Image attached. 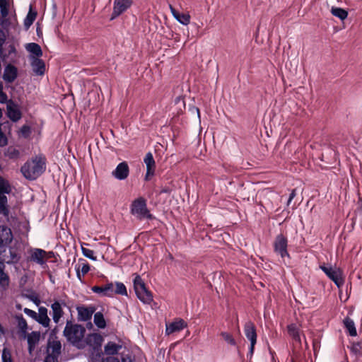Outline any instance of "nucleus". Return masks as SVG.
Returning a JSON list of instances; mask_svg holds the SVG:
<instances>
[{
	"instance_id": "nucleus-8",
	"label": "nucleus",
	"mask_w": 362,
	"mask_h": 362,
	"mask_svg": "<svg viewBox=\"0 0 362 362\" xmlns=\"http://www.w3.org/2000/svg\"><path fill=\"white\" fill-rule=\"evenodd\" d=\"M244 332L245 337L250 341V346L249 348V352L247 356H250L251 357L254 352L255 345L257 343V333L254 323L252 322L251 321L247 322L244 326Z\"/></svg>"
},
{
	"instance_id": "nucleus-21",
	"label": "nucleus",
	"mask_w": 362,
	"mask_h": 362,
	"mask_svg": "<svg viewBox=\"0 0 362 362\" xmlns=\"http://www.w3.org/2000/svg\"><path fill=\"white\" fill-rule=\"evenodd\" d=\"M25 338H27L28 341V351L30 353H32L40 341V334L37 332H32L27 336L25 335Z\"/></svg>"
},
{
	"instance_id": "nucleus-59",
	"label": "nucleus",
	"mask_w": 362,
	"mask_h": 362,
	"mask_svg": "<svg viewBox=\"0 0 362 362\" xmlns=\"http://www.w3.org/2000/svg\"><path fill=\"white\" fill-rule=\"evenodd\" d=\"M197 111L198 116H199V110L197 109Z\"/></svg>"
},
{
	"instance_id": "nucleus-14",
	"label": "nucleus",
	"mask_w": 362,
	"mask_h": 362,
	"mask_svg": "<svg viewBox=\"0 0 362 362\" xmlns=\"http://www.w3.org/2000/svg\"><path fill=\"white\" fill-rule=\"evenodd\" d=\"M13 240V234L10 228L6 226H0V248L9 245Z\"/></svg>"
},
{
	"instance_id": "nucleus-43",
	"label": "nucleus",
	"mask_w": 362,
	"mask_h": 362,
	"mask_svg": "<svg viewBox=\"0 0 362 362\" xmlns=\"http://www.w3.org/2000/svg\"><path fill=\"white\" fill-rule=\"evenodd\" d=\"M20 132H21L22 136H23L24 138H28L30 136V135L31 134V129L28 125H23L21 128Z\"/></svg>"
},
{
	"instance_id": "nucleus-20",
	"label": "nucleus",
	"mask_w": 362,
	"mask_h": 362,
	"mask_svg": "<svg viewBox=\"0 0 362 362\" xmlns=\"http://www.w3.org/2000/svg\"><path fill=\"white\" fill-rule=\"evenodd\" d=\"M35 320L44 327H49L50 319L47 315V309L45 307L39 308L38 314H37Z\"/></svg>"
},
{
	"instance_id": "nucleus-51",
	"label": "nucleus",
	"mask_w": 362,
	"mask_h": 362,
	"mask_svg": "<svg viewBox=\"0 0 362 362\" xmlns=\"http://www.w3.org/2000/svg\"><path fill=\"white\" fill-rule=\"evenodd\" d=\"M100 362H119L117 358L113 356H107L103 358Z\"/></svg>"
},
{
	"instance_id": "nucleus-37",
	"label": "nucleus",
	"mask_w": 362,
	"mask_h": 362,
	"mask_svg": "<svg viewBox=\"0 0 362 362\" xmlns=\"http://www.w3.org/2000/svg\"><path fill=\"white\" fill-rule=\"evenodd\" d=\"M116 288H114V294H119L122 296H127V291L125 285L119 281L115 282Z\"/></svg>"
},
{
	"instance_id": "nucleus-17",
	"label": "nucleus",
	"mask_w": 362,
	"mask_h": 362,
	"mask_svg": "<svg viewBox=\"0 0 362 362\" xmlns=\"http://www.w3.org/2000/svg\"><path fill=\"white\" fill-rule=\"evenodd\" d=\"M18 76V70L17 68L12 65L8 64L4 71L3 79L6 83H12L13 82Z\"/></svg>"
},
{
	"instance_id": "nucleus-58",
	"label": "nucleus",
	"mask_w": 362,
	"mask_h": 362,
	"mask_svg": "<svg viewBox=\"0 0 362 362\" xmlns=\"http://www.w3.org/2000/svg\"><path fill=\"white\" fill-rule=\"evenodd\" d=\"M169 259H173V257L171 254H169Z\"/></svg>"
},
{
	"instance_id": "nucleus-44",
	"label": "nucleus",
	"mask_w": 362,
	"mask_h": 362,
	"mask_svg": "<svg viewBox=\"0 0 362 362\" xmlns=\"http://www.w3.org/2000/svg\"><path fill=\"white\" fill-rule=\"evenodd\" d=\"M11 25L10 19L8 17L0 18V25L4 28L8 29Z\"/></svg>"
},
{
	"instance_id": "nucleus-22",
	"label": "nucleus",
	"mask_w": 362,
	"mask_h": 362,
	"mask_svg": "<svg viewBox=\"0 0 362 362\" xmlns=\"http://www.w3.org/2000/svg\"><path fill=\"white\" fill-rule=\"evenodd\" d=\"M9 214L7 197L5 194H0V214L8 221Z\"/></svg>"
},
{
	"instance_id": "nucleus-53",
	"label": "nucleus",
	"mask_w": 362,
	"mask_h": 362,
	"mask_svg": "<svg viewBox=\"0 0 362 362\" xmlns=\"http://www.w3.org/2000/svg\"><path fill=\"white\" fill-rule=\"evenodd\" d=\"M8 0H0V8H8Z\"/></svg>"
},
{
	"instance_id": "nucleus-4",
	"label": "nucleus",
	"mask_w": 362,
	"mask_h": 362,
	"mask_svg": "<svg viewBox=\"0 0 362 362\" xmlns=\"http://www.w3.org/2000/svg\"><path fill=\"white\" fill-rule=\"evenodd\" d=\"M134 288L137 298L145 304H150L153 301V295L147 290L146 285L139 275H136L134 280Z\"/></svg>"
},
{
	"instance_id": "nucleus-24",
	"label": "nucleus",
	"mask_w": 362,
	"mask_h": 362,
	"mask_svg": "<svg viewBox=\"0 0 362 362\" xmlns=\"http://www.w3.org/2000/svg\"><path fill=\"white\" fill-rule=\"evenodd\" d=\"M343 324H344V326L346 328L348 334L351 337H356L357 335L355 323L353 320H351L349 317H346L344 319Z\"/></svg>"
},
{
	"instance_id": "nucleus-26",
	"label": "nucleus",
	"mask_w": 362,
	"mask_h": 362,
	"mask_svg": "<svg viewBox=\"0 0 362 362\" xmlns=\"http://www.w3.org/2000/svg\"><path fill=\"white\" fill-rule=\"evenodd\" d=\"M25 48L27 51L30 53L34 54L36 57L38 58L42 55V51L40 46L35 42L28 43L25 45Z\"/></svg>"
},
{
	"instance_id": "nucleus-34",
	"label": "nucleus",
	"mask_w": 362,
	"mask_h": 362,
	"mask_svg": "<svg viewBox=\"0 0 362 362\" xmlns=\"http://www.w3.org/2000/svg\"><path fill=\"white\" fill-rule=\"evenodd\" d=\"M332 14L337 18H339L340 20L343 21L346 19L348 16V13L346 11H345L343 8H332Z\"/></svg>"
},
{
	"instance_id": "nucleus-15",
	"label": "nucleus",
	"mask_w": 362,
	"mask_h": 362,
	"mask_svg": "<svg viewBox=\"0 0 362 362\" xmlns=\"http://www.w3.org/2000/svg\"><path fill=\"white\" fill-rule=\"evenodd\" d=\"M187 325L182 319H179L170 323H167L165 325V333L166 335H170L174 332H180L187 327Z\"/></svg>"
},
{
	"instance_id": "nucleus-11",
	"label": "nucleus",
	"mask_w": 362,
	"mask_h": 362,
	"mask_svg": "<svg viewBox=\"0 0 362 362\" xmlns=\"http://www.w3.org/2000/svg\"><path fill=\"white\" fill-rule=\"evenodd\" d=\"M7 116L13 122H17L21 118V112L18 105L10 100L6 105Z\"/></svg>"
},
{
	"instance_id": "nucleus-19",
	"label": "nucleus",
	"mask_w": 362,
	"mask_h": 362,
	"mask_svg": "<svg viewBox=\"0 0 362 362\" xmlns=\"http://www.w3.org/2000/svg\"><path fill=\"white\" fill-rule=\"evenodd\" d=\"M122 348V342L108 341L104 346V352L106 355L112 356L116 355Z\"/></svg>"
},
{
	"instance_id": "nucleus-18",
	"label": "nucleus",
	"mask_w": 362,
	"mask_h": 362,
	"mask_svg": "<svg viewBox=\"0 0 362 362\" xmlns=\"http://www.w3.org/2000/svg\"><path fill=\"white\" fill-rule=\"evenodd\" d=\"M169 8L173 17L182 25H187L190 22V16L188 13H180L172 5Z\"/></svg>"
},
{
	"instance_id": "nucleus-39",
	"label": "nucleus",
	"mask_w": 362,
	"mask_h": 362,
	"mask_svg": "<svg viewBox=\"0 0 362 362\" xmlns=\"http://www.w3.org/2000/svg\"><path fill=\"white\" fill-rule=\"evenodd\" d=\"M221 336L223 337V339L227 342L228 344L231 346H235L236 341L232 334H230L228 332H223L221 333Z\"/></svg>"
},
{
	"instance_id": "nucleus-3",
	"label": "nucleus",
	"mask_w": 362,
	"mask_h": 362,
	"mask_svg": "<svg viewBox=\"0 0 362 362\" xmlns=\"http://www.w3.org/2000/svg\"><path fill=\"white\" fill-rule=\"evenodd\" d=\"M130 212L139 220L154 218L153 214L147 207L146 200L144 197H139L134 200L130 206Z\"/></svg>"
},
{
	"instance_id": "nucleus-23",
	"label": "nucleus",
	"mask_w": 362,
	"mask_h": 362,
	"mask_svg": "<svg viewBox=\"0 0 362 362\" xmlns=\"http://www.w3.org/2000/svg\"><path fill=\"white\" fill-rule=\"evenodd\" d=\"M33 70L37 75H43L45 71L44 62L39 58H34L31 63Z\"/></svg>"
},
{
	"instance_id": "nucleus-57",
	"label": "nucleus",
	"mask_w": 362,
	"mask_h": 362,
	"mask_svg": "<svg viewBox=\"0 0 362 362\" xmlns=\"http://www.w3.org/2000/svg\"><path fill=\"white\" fill-rule=\"evenodd\" d=\"M291 202L292 201H290V199L288 198V202H287V206H288Z\"/></svg>"
},
{
	"instance_id": "nucleus-56",
	"label": "nucleus",
	"mask_w": 362,
	"mask_h": 362,
	"mask_svg": "<svg viewBox=\"0 0 362 362\" xmlns=\"http://www.w3.org/2000/svg\"><path fill=\"white\" fill-rule=\"evenodd\" d=\"M168 192V189H163V190L161 191V192H163V193H167Z\"/></svg>"
},
{
	"instance_id": "nucleus-52",
	"label": "nucleus",
	"mask_w": 362,
	"mask_h": 362,
	"mask_svg": "<svg viewBox=\"0 0 362 362\" xmlns=\"http://www.w3.org/2000/svg\"><path fill=\"white\" fill-rule=\"evenodd\" d=\"M0 12H1V18L8 17V8H0Z\"/></svg>"
},
{
	"instance_id": "nucleus-55",
	"label": "nucleus",
	"mask_w": 362,
	"mask_h": 362,
	"mask_svg": "<svg viewBox=\"0 0 362 362\" xmlns=\"http://www.w3.org/2000/svg\"><path fill=\"white\" fill-rule=\"evenodd\" d=\"M9 48H10L9 51H8L9 54H11V53H13V54L16 53V48H15V47L13 45H10Z\"/></svg>"
},
{
	"instance_id": "nucleus-50",
	"label": "nucleus",
	"mask_w": 362,
	"mask_h": 362,
	"mask_svg": "<svg viewBox=\"0 0 362 362\" xmlns=\"http://www.w3.org/2000/svg\"><path fill=\"white\" fill-rule=\"evenodd\" d=\"M44 362H58V358L55 355H47Z\"/></svg>"
},
{
	"instance_id": "nucleus-28",
	"label": "nucleus",
	"mask_w": 362,
	"mask_h": 362,
	"mask_svg": "<svg viewBox=\"0 0 362 362\" xmlns=\"http://www.w3.org/2000/svg\"><path fill=\"white\" fill-rule=\"evenodd\" d=\"M103 341L102 337L96 333L88 334L86 338L87 344L90 345H93L95 347H98L101 346V343Z\"/></svg>"
},
{
	"instance_id": "nucleus-30",
	"label": "nucleus",
	"mask_w": 362,
	"mask_h": 362,
	"mask_svg": "<svg viewBox=\"0 0 362 362\" xmlns=\"http://www.w3.org/2000/svg\"><path fill=\"white\" fill-rule=\"evenodd\" d=\"M75 269L76 272L78 279L81 280V273L82 274V275L86 274L90 270V266L88 263L83 262L81 264H76L75 266Z\"/></svg>"
},
{
	"instance_id": "nucleus-2",
	"label": "nucleus",
	"mask_w": 362,
	"mask_h": 362,
	"mask_svg": "<svg viewBox=\"0 0 362 362\" xmlns=\"http://www.w3.org/2000/svg\"><path fill=\"white\" fill-rule=\"evenodd\" d=\"M86 332L83 326L77 324H73L71 321H67L64 329V335L69 342L80 348Z\"/></svg>"
},
{
	"instance_id": "nucleus-5",
	"label": "nucleus",
	"mask_w": 362,
	"mask_h": 362,
	"mask_svg": "<svg viewBox=\"0 0 362 362\" xmlns=\"http://www.w3.org/2000/svg\"><path fill=\"white\" fill-rule=\"evenodd\" d=\"M273 246L274 252L282 259L285 257L290 258V255L287 250L288 240L284 235L279 234L276 237Z\"/></svg>"
},
{
	"instance_id": "nucleus-1",
	"label": "nucleus",
	"mask_w": 362,
	"mask_h": 362,
	"mask_svg": "<svg viewBox=\"0 0 362 362\" xmlns=\"http://www.w3.org/2000/svg\"><path fill=\"white\" fill-rule=\"evenodd\" d=\"M45 168V159L36 156L35 158L25 163L21 167V171L27 180H34L44 173Z\"/></svg>"
},
{
	"instance_id": "nucleus-33",
	"label": "nucleus",
	"mask_w": 362,
	"mask_h": 362,
	"mask_svg": "<svg viewBox=\"0 0 362 362\" xmlns=\"http://www.w3.org/2000/svg\"><path fill=\"white\" fill-rule=\"evenodd\" d=\"M288 332L290 336L293 337L296 341H300L299 331L296 324H291L287 327Z\"/></svg>"
},
{
	"instance_id": "nucleus-29",
	"label": "nucleus",
	"mask_w": 362,
	"mask_h": 362,
	"mask_svg": "<svg viewBox=\"0 0 362 362\" xmlns=\"http://www.w3.org/2000/svg\"><path fill=\"white\" fill-rule=\"evenodd\" d=\"M93 321L99 329H104L106 327V322L103 314L101 312L94 313Z\"/></svg>"
},
{
	"instance_id": "nucleus-31",
	"label": "nucleus",
	"mask_w": 362,
	"mask_h": 362,
	"mask_svg": "<svg viewBox=\"0 0 362 362\" xmlns=\"http://www.w3.org/2000/svg\"><path fill=\"white\" fill-rule=\"evenodd\" d=\"M16 320L18 322V327L21 330L23 337L25 338V334L27 333L28 325L27 322L23 315L16 316Z\"/></svg>"
},
{
	"instance_id": "nucleus-47",
	"label": "nucleus",
	"mask_w": 362,
	"mask_h": 362,
	"mask_svg": "<svg viewBox=\"0 0 362 362\" xmlns=\"http://www.w3.org/2000/svg\"><path fill=\"white\" fill-rule=\"evenodd\" d=\"M23 312L27 315H28L29 317L33 318L35 320V318H37V313L34 310H32L29 308H24L23 310Z\"/></svg>"
},
{
	"instance_id": "nucleus-41",
	"label": "nucleus",
	"mask_w": 362,
	"mask_h": 362,
	"mask_svg": "<svg viewBox=\"0 0 362 362\" xmlns=\"http://www.w3.org/2000/svg\"><path fill=\"white\" fill-rule=\"evenodd\" d=\"M2 362H13L11 353L9 349L4 348L1 354Z\"/></svg>"
},
{
	"instance_id": "nucleus-10",
	"label": "nucleus",
	"mask_w": 362,
	"mask_h": 362,
	"mask_svg": "<svg viewBox=\"0 0 362 362\" xmlns=\"http://www.w3.org/2000/svg\"><path fill=\"white\" fill-rule=\"evenodd\" d=\"M64 306H66V303L62 300H54L51 305L52 317L54 323H59L61 317L64 315L63 307Z\"/></svg>"
},
{
	"instance_id": "nucleus-35",
	"label": "nucleus",
	"mask_w": 362,
	"mask_h": 362,
	"mask_svg": "<svg viewBox=\"0 0 362 362\" xmlns=\"http://www.w3.org/2000/svg\"><path fill=\"white\" fill-rule=\"evenodd\" d=\"M9 254L10 256L4 259L8 264H16L19 262L21 257L14 250L10 249Z\"/></svg>"
},
{
	"instance_id": "nucleus-13",
	"label": "nucleus",
	"mask_w": 362,
	"mask_h": 362,
	"mask_svg": "<svg viewBox=\"0 0 362 362\" xmlns=\"http://www.w3.org/2000/svg\"><path fill=\"white\" fill-rule=\"evenodd\" d=\"M129 174L128 164L124 161L119 163L116 168L112 172V175L119 180H125Z\"/></svg>"
},
{
	"instance_id": "nucleus-25",
	"label": "nucleus",
	"mask_w": 362,
	"mask_h": 362,
	"mask_svg": "<svg viewBox=\"0 0 362 362\" xmlns=\"http://www.w3.org/2000/svg\"><path fill=\"white\" fill-rule=\"evenodd\" d=\"M45 251L42 249H35L31 255V258L33 261L37 264L42 265L45 263L44 257Z\"/></svg>"
},
{
	"instance_id": "nucleus-49",
	"label": "nucleus",
	"mask_w": 362,
	"mask_h": 362,
	"mask_svg": "<svg viewBox=\"0 0 362 362\" xmlns=\"http://www.w3.org/2000/svg\"><path fill=\"white\" fill-rule=\"evenodd\" d=\"M8 97L7 95L3 92L1 86H0V103H5L7 101Z\"/></svg>"
},
{
	"instance_id": "nucleus-32",
	"label": "nucleus",
	"mask_w": 362,
	"mask_h": 362,
	"mask_svg": "<svg viewBox=\"0 0 362 362\" xmlns=\"http://www.w3.org/2000/svg\"><path fill=\"white\" fill-rule=\"evenodd\" d=\"M37 16V12L32 11V6H30V11L28 13L25 20L24 25L26 28H28L35 21Z\"/></svg>"
},
{
	"instance_id": "nucleus-42",
	"label": "nucleus",
	"mask_w": 362,
	"mask_h": 362,
	"mask_svg": "<svg viewBox=\"0 0 362 362\" xmlns=\"http://www.w3.org/2000/svg\"><path fill=\"white\" fill-rule=\"evenodd\" d=\"M61 348L62 346L59 341H54L52 346V354L51 355H55L58 357L61 352Z\"/></svg>"
},
{
	"instance_id": "nucleus-54",
	"label": "nucleus",
	"mask_w": 362,
	"mask_h": 362,
	"mask_svg": "<svg viewBox=\"0 0 362 362\" xmlns=\"http://www.w3.org/2000/svg\"><path fill=\"white\" fill-rule=\"evenodd\" d=\"M296 189H293L291 190V192L289 194L288 198L290 199V201H292L294 199V197H296Z\"/></svg>"
},
{
	"instance_id": "nucleus-36",
	"label": "nucleus",
	"mask_w": 362,
	"mask_h": 362,
	"mask_svg": "<svg viewBox=\"0 0 362 362\" xmlns=\"http://www.w3.org/2000/svg\"><path fill=\"white\" fill-rule=\"evenodd\" d=\"M11 192L9 183L0 176V194H8Z\"/></svg>"
},
{
	"instance_id": "nucleus-6",
	"label": "nucleus",
	"mask_w": 362,
	"mask_h": 362,
	"mask_svg": "<svg viewBox=\"0 0 362 362\" xmlns=\"http://www.w3.org/2000/svg\"><path fill=\"white\" fill-rule=\"evenodd\" d=\"M133 0H114L110 20L112 21L131 8Z\"/></svg>"
},
{
	"instance_id": "nucleus-27",
	"label": "nucleus",
	"mask_w": 362,
	"mask_h": 362,
	"mask_svg": "<svg viewBox=\"0 0 362 362\" xmlns=\"http://www.w3.org/2000/svg\"><path fill=\"white\" fill-rule=\"evenodd\" d=\"M4 266L0 267V288L6 291L9 286L10 279L8 274L4 272Z\"/></svg>"
},
{
	"instance_id": "nucleus-9",
	"label": "nucleus",
	"mask_w": 362,
	"mask_h": 362,
	"mask_svg": "<svg viewBox=\"0 0 362 362\" xmlns=\"http://www.w3.org/2000/svg\"><path fill=\"white\" fill-rule=\"evenodd\" d=\"M78 313V320L81 322H88L91 320L93 315L95 312L94 306L80 305L76 307Z\"/></svg>"
},
{
	"instance_id": "nucleus-38",
	"label": "nucleus",
	"mask_w": 362,
	"mask_h": 362,
	"mask_svg": "<svg viewBox=\"0 0 362 362\" xmlns=\"http://www.w3.org/2000/svg\"><path fill=\"white\" fill-rule=\"evenodd\" d=\"M6 35L5 33L0 28V58L3 60H5L6 58V54L4 53L3 45L6 41Z\"/></svg>"
},
{
	"instance_id": "nucleus-48",
	"label": "nucleus",
	"mask_w": 362,
	"mask_h": 362,
	"mask_svg": "<svg viewBox=\"0 0 362 362\" xmlns=\"http://www.w3.org/2000/svg\"><path fill=\"white\" fill-rule=\"evenodd\" d=\"M19 154V151L16 148L8 149V156L11 158H17Z\"/></svg>"
},
{
	"instance_id": "nucleus-45",
	"label": "nucleus",
	"mask_w": 362,
	"mask_h": 362,
	"mask_svg": "<svg viewBox=\"0 0 362 362\" xmlns=\"http://www.w3.org/2000/svg\"><path fill=\"white\" fill-rule=\"evenodd\" d=\"M103 353L100 351H97L95 354L93 353L90 356V362H99L100 360L102 361Z\"/></svg>"
},
{
	"instance_id": "nucleus-16",
	"label": "nucleus",
	"mask_w": 362,
	"mask_h": 362,
	"mask_svg": "<svg viewBox=\"0 0 362 362\" xmlns=\"http://www.w3.org/2000/svg\"><path fill=\"white\" fill-rule=\"evenodd\" d=\"M144 162L146 165V180H148V177H151L154 175L156 168L155 160L151 152L146 154Z\"/></svg>"
},
{
	"instance_id": "nucleus-12",
	"label": "nucleus",
	"mask_w": 362,
	"mask_h": 362,
	"mask_svg": "<svg viewBox=\"0 0 362 362\" xmlns=\"http://www.w3.org/2000/svg\"><path fill=\"white\" fill-rule=\"evenodd\" d=\"M91 291L100 296L112 297L114 295L113 283H107L103 286H94L91 288Z\"/></svg>"
},
{
	"instance_id": "nucleus-7",
	"label": "nucleus",
	"mask_w": 362,
	"mask_h": 362,
	"mask_svg": "<svg viewBox=\"0 0 362 362\" xmlns=\"http://www.w3.org/2000/svg\"><path fill=\"white\" fill-rule=\"evenodd\" d=\"M320 269L332 281H334L338 288H340L344 285V279L342 276V272L339 269L326 266H320Z\"/></svg>"
},
{
	"instance_id": "nucleus-46",
	"label": "nucleus",
	"mask_w": 362,
	"mask_h": 362,
	"mask_svg": "<svg viewBox=\"0 0 362 362\" xmlns=\"http://www.w3.org/2000/svg\"><path fill=\"white\" fill-rule=\"evenodd\" d=\"M122 362H134V358L129 354H122L121 356Z\"/></svg>"
},
{
	"instance_id": "nucleus-40",
	"label": "nucleus",
	"mask_w": 362,
	"mask_h": 362,
	"mask_svg": "<svg viewBox=\"0 0 362 362\" xmlns=\"http://www.w3.org/2000/svg\"><path fill=\"white\" fill-rule=\"evenodd\" d=\"M81 250H82L83 255L86 257H87L91 260H93V261L97 260V257L95 255V252L93 250L88 249V248L83 247H81Z\"/></svg>"
}]
</instances>
